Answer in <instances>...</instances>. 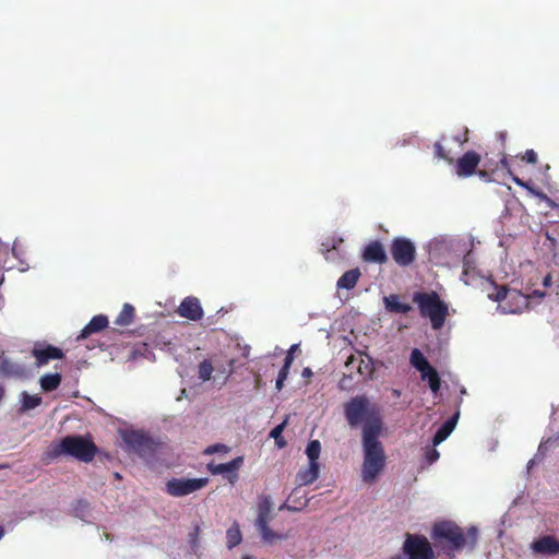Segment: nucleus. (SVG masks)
I'll list each match as a JSON object with an SVG mask.
<instances>
[{
  "instance_id": "bb28decb",
  "label": "nucleus",
  "mask_w": 559,
  "mask_h": 559,
  "mask_svg": "<svg viewBox=\"0 0 559 559\" xmlns=\"http://www.w3.org/2000/svg\"><path fill=\"white\" fill-rule=\"evenodd\" d=\"M445 136H442L441 141H438L433 144L435 148V156L439 159H443L448 162L449 164H452L454 162L453 153L451 150H448L443 142H445Z\"/></svg>"
},
{
  "instance_id": "c03bdc74",
  "label": "nucleus",
  "mask_w": 559,
  "mask_h": 559,
  "mask_svg": "<svg viewBox=\"0 0 559 559\" xmlns=\"http://www.w3.org/2000/svg\"><path fill=\"white\" fill-rule=\"evenodd\" d=\"M288 372H289V368L282 367L277 377L281 378V379L286 380L287 377H288Z\"/></svg>"
},
{
  "instance_id": "37998d69",
  "label": "nucleus",
  "mask_w": 559,
  "mask_h": 559,
  "mask_svg": "<svg viewBox=\"0 0 559 559\" xmlns=\"http://www.w3.org/2000/svg\"><path fill=\"white\" fill-rule=\"evenodd\" d=\"M476 174L485 181H490V175L486 170H476Z\"/></svg>"
},
{
  "instance_id": "a19ab883",
  "label": "nucleus",
  "mask_w": 559,
  "mask_h": 559,
  "mask_svg": "<svg viewBox=\"0 0 559 559\" xmlns=\"http://www.w3.org/2000/svg\"><path fill=\"white\" fill-rule=\"evenodd\" d=\"M425 457L429 464H432L439 459V452L433 448L428 449L426 451Z\"/></svg>"
},
{
  "instance_id": "9d476101",
  "label": "nucleus",
  "mask_w": 559,
  "mask_h": 559,
  "mask_svg": "<svg viewBox=\"0 0 559 559\" xmlns=\"http://www.w3.org/2000/svg\"><path fill=\"white\" fill-rule=\"evenodd\" d=\"M390 252L394 262L400 266H408L416 260V246L405 237H395L390 246Z\"/></svg>"
},
{
  "instance_id": "58836bf2",
  "label": "nucleus",
  "mask_w": 559,
  "mask_h": 559,
  "mask_svg": "<svg viewBox=\"0 0 559 559\" xmlns=\"http://www.w3.org/2000/svg\"><path fill=\"white\" fill-rule=\"evenodd\" d=\"M452 140L456 142L461 148L466 142H468V129L464 128L463 132L454 135Z\"/></svg>"
},
{
  "instance_id": "9b49d317",
  "label": "nucleus",
  "mask_w": 559,
  "mask_h": 559,
  "mask_svg": "<svg viewBox=\"0 0 559 559\" xmlns=\"http://www.w3.org/2000/svg\"><path fill=\"white\" fill-rule=\"evenodd\" d=\"M209 478H171L166 484V491L173 497L188 496L205 487Z\"/></svg>"
},
{
  "instance_id": "1a4fd4ad",
  "label": "nucleus",
  "mask_w": 559,
  "mask_h": 559,
  "mask_svg": "<svg viewBox=\"0 0 559 559\" xmlns=\"http://www.w3.org/2000/svg\"><path fill=\"white\" fill-rule=\"evenodd\" d=\"M402 550L408 559H435L431 544L424 535L406 533Z\"/></svg>"
},
{
  "instance_id": "de8ad7c7",
  "label": "nucleus",
  "mask_w": 559,
  "mask_h": 559,
  "mask_svg": "<svg viewBox=\"0 0 559 559\" xmlns=\"http://www.w3.org/2000/svg\"><path fill=\"white\" fill-rule=\"evenodd\" d=\"M301 376L304 378L309 379V378H311L313 376V372H312V370L309 367H307V368H304Z\"/></svg>"
},
{
  "instance_id": "09e8293b",
  "label": "nucleus",
  "mask_w": 559,
  "mask_h": 559,
  "mask_svg": "<svg viewBox=\"0 0 559 559\" xmlns=\"http://www.w3.org/2000/svg\"><path fill=\"white\" fill-rule=\"evenodd\" d=\"M333 250H336V242H335L334 240H333V243H332L331 248L326 247V257H325V258H326V260H329V259H330V255H329V254H330Z\"/></svg>"
},
{
  "instance_id": "6e6552de",
  "label": "nucleus",
  "mask_w": 559,
  "mask_h": 559,
  "mask_svg": "<svg viewBox=\"0 0 559 559\" xmlns=\"http://www.w3.org/2000/svg\"><path fill=\"white\" fill-rule=\"evenodd\" d=\"M123 441L130 450L144 459L153 457L159 445L148 435L138 430L126 431Z\"/></svg>"
},
{
  "instance_id": "b1692460",
  "label": "nucleus",
  "mask_w": 559,
  "mask_h": 559,
  "mask_svg": "<svg viewBox=\"0 0 559 559\" xmlns=\"http://www.w3.org/2000/svg\"><path fill=\"white\" fill-rule=\"evenodd\" d=\"M361 273L358 267L352 269L349 271H346L337 281V287L338 288H345V289H353Z\"/></svg>"
},
{
  "instance_id": "39448f33",
  "label": "nucleus",
  "mask_w": 559,
  "mask_h": 559,
  "mask_svg": "<svg viewBox=\"0 0 559 559\" xmlns=\"http://www.w3.org/2000/svg\"><path fill=\"white\" fill-rule=\"evenodd\" d=\"M413 301L417 305L423 318H428L433 330H440L449 316V306L437 292H416Z\"/></svg>"
},
{
  "instance_id": "79ce46f5",
  "label": "nucleus",
  "mask_w": 559,
  "mask_h": 559,
  "mask_svg": "<svg viewBox=\"0 0 559 559\" xmlns=\"http://www.w3.org/2000/svg\"><path fill=\"white\" fill-rule=\"evenodd\" d=\"M297 347H298V345H296V344H295V345H292V347H290V349H289L288 354H287V355H286V357H285V360H284V365H283V367H286V368H289V369H290L292 364H293V361H294L293 352H294Z\"/></svg>"
},
{
  "instance_id": "3c124183",
  "label": "nucleus",
  "mask_w": 559,
  "mask_h": 559,
  "mask_svg": "<svg viewBox=\"0 0 559 559\" xmlns=\"http://www.w3.org/2000/svg\"><path fill=\"white\" fill-rule=\"evenodd\" d=\"M533 294H534L535 296L539 297V298H543V297H545V295H546L544 292H539V290H534V293H533Z\"/></svg>"
},
{
  "instance_id": "f03ea898",
  "label": "nucleus",
  "mask_w": 559,
  "mask_h": 559,
  "mask_svg": "<svg viewBox=\"0 0 559 559\" xmlns=\"http://www.w3.org/2000/svg\"><path fill=\"white\" fill-rule=\"evenodd\" d=\"M378 425L367 427L362 436L364 461L361 466V477L367 484H372L379 474L384 469L386 456L382 443L379 441Z\"/></svg>"
},
{
  "instance_id": "ddd939ff",
  "label": "nucleus",
  "mask_w": 559,
  "mask_h": 559,
  "mask_svg": "<svg viewBox=\"0 0 559 559\" xmlns=\"http://www.w3.org/2000/svg\"><path fill=\"white\" fill-rule=\"evenodd\" d=\"M366 359L362 358V353L358 355H349L345 361L346 369H350L352 365H357V376L362 379H371L374 372L373 360L369 355H365Z\"/></svg>"
},
{
  "instance_id": "393cba45",
  "label": "nucleus",
  "mask_w": 559,
  "mask_h": 559,
  "mask_svg": "<svg viewBox=\"0 0 559 559\" xmlns=\"http://www.w3.org/2000/svg\"><path fill=\"white\" fill-rule=\"evenodd\" d=\"M61 380H62V377L58 372H56V373H46L39 380L40 388L45 392L55 391L56 389L59 388V385L61 383Z\"/></svg>"
},
{
  "instance_id": "4468645a",
  "label": "nucleus",
  "mask_w": 559,
  "mask_h": 559,
  "mask_svg": "<svg viewBox=\"0 0 559 559\" xmlns=\"http://www.w3.org/2000/svg\"><path fill=\"white\" fill-rule=\"evenodd\" d=\"M242 463H243V457L237 456L227 463H221V464H215L213 462L209 463L207 469L210 471V473L212 475L228 474L227 475L228 480L231 484H234L238 479L237 471L241 467Z\"/></svg>"
},
{
  "instance_id": "20e7f679",
  "label": "nucleus",
  "mask_w": 559,
  "mask_h": 559,
  "mask_svg": "<svg viewBox=\"0 0 559 559\" xmlns=\"http://www.w3.org/2000/svg\"><path fill=\"white\" fill-rule=\"evenodd\" d=\"M344 415L352 428L362 425V435L370 425H378L382 432L383 423L376 405H372L366 395H356L344 404Z\"/></svg>"
},
{
  "instance_id": "7ed1b4c3",
  "label": "nucleus",
  "mask_w": 559,
  "mask_h": 559,
  "mask_svg": "<svg viewBox=\"0 0 559 559\" xmlns=\"http://www.w3.org/2000/svg\"><path fill=\"white\" fill-rule=\"evenodd\" d=\"M98 452L97 445L90 437L72 435L62 438L59 442L52 443L46 456L49 460H56L61 455H68L80 462L90 463Z\"/></svg>"
},
{
  "instance_id": "473e14b6",
  "label": "nucleus",
  "mask_w": 559,
  "mask_h": 559,
  "mask_svg": "<svg viewBox=\"0 0 559 559\" xmlns=\"http://www.w3.org/2000/svg\"><path fill=\"white\" fill-rule=\"evenodd\" d=\"M212 372H213V366L210 360L204 359L203 361H201L199 364L198 373H199V378L202 381H209L212 377Z\"/></svg>"
},
{
  "instance_id": "c756f323",
  "label": "nucleus",
  "mask_w": 559,
  "mask_h": 559,
  "mask_svg": "<svg viewBox=\"0 0 559 559\" xmlns=\"http://www.w3.org/2000/svg\"><path fill=\"white\" fill-rule=\"evenodd\" d=\"M22 411H29L34 409L35 407L39 406L41 403V397L38 395H31L27 392L22 393Z\"/></svg>"
},
{
  "instance_id": "a18cd8bd",
  "label": "nucleus",
  "mask_w": 559,
  "mask_h": 559,
  "mask_svg": "<svg viewBox=\"0 0 559 559\" xmlns=\"http://www.w3.org/2000/svg\"><path fill=\"white\" fill-rule=\"evenodd\" d=\"M499 141L501 142L502 146H504L506 144V141H507V132L506 131H500L498 134H497Z\"/></svg>"
},
{
  "instance_id": "c85d7f7f",
  "label": "nucleus",
  "mask_w": 559,
  "mask_h": 559,
  "mask_svg": "<svg viewBox=\"0 0 559 559\" xmlns=\"http://www.w3.org/2000/svg\"><path fill=\"white\" fill-rule=\"evenodd\" d=\"M321 453V443L319 440H311L309 441L306 454L309 460V463H319L318 460L320 457Z\"/></svg>"
},
{
  "instance_id": "2f4dec72",
  "label": "nucleus",
  "mask_w": 559,
  "mask_h": 559,
  "mask_svg": "<svg viewBox=\"0 0 559 559\" xmlns=\"http://www.w3.org/2000/svg\"><path fill=\"white\" fill-rule=\"evenodd\" d=\"M285 426L286 420L274 427L270 432V437L275 440V443L278 448H284L286 445V441L282 436Z\"/></svg>"
},
{
  "instance_id": "5fc2aeb1",
  "label": "nucleus",
  "mask_w": 559,
  "mask_h": 559,
  "mask_svg": "<svg viewBox=\"0 0 559 559\" xmlns=\"http://www.w3.org/2000/svg\"><path fill=\"white\" fill-rule=\"evenodd\" d=\"M241 559H254V558L252 556H250V555H245V556H242Z\"/></svg>"
},
{
  "instance_id": "dca6fc26",
  "label": "nucleus",
  "mask_w": 559,
  "mask_h": 559,
  "mask_svg": "<svg viewBox=\"0 0 559 559\" xmlns=\"http://www.w3.org/2000/svg\"><path fill=\"white\" fill-rule=\"evenodd\" d=\"M361 259L368 263L384 264L388 262V255L385 253L384 247L378 240L370 241L364 248Z\"/></svg>"
},
{
  "instance_id": "c9c22d12",
  "label": "nucleus",
  "mask_w": 559,
  "mask_h": 559,
  "mask_svg": "<svg viewBox=\"0 0 559 559\" xmlns=\"http://www.w3.org/2000/svg\"><path fill=\"white\" fill-rule=\"evenodd\" d=\"M199 535H200V526L195 525L193 531L189 534V543L193 551H197L199 547Z\"/></svg>"
},
{
  "instance_id": "cd10ccee",
  "label": "nucleus",
  "mask_w": 559,
  "mask_h": 559,
  "mask_svg": "<svg viewBox=\"0 0 559 559\" xmlns=\"http://www.w3.org/2000/svg\"><path fill=\"white\" fill-rule=\"evenodd\" d=\"M227 547L229 549L238 546L242 542V535L240 532L239 524L234 522V524L226 532Z\"/></svg>"
},
{
  "instance_id": "2eb2a0df",
  "label": "nucleus",
  "mask_w": 559,
  "mask_h": 559,
  "mask_svg": "<svg viewBox=\"0 0 559 559\" xmlns=\"http://www.w3.org/2000/svg\"><path fill=\"white\" fill-rule=\"evenodd\" d=\"M178 314L182 318L198 321L203 317V309L197 297H186L178 307Z\"/></svg>"
},
{
  "instance_id": "e433bc0d",
  "label": "nucleus",
  "mask_w": 559,
  "mask_h": 559,
  "mask_svg": "<svg viewBox=\"0 0 559 559\" xmlns=\"http://www.w3.org/2000/svg\"><path fill=\"white\" fill-rule=\"evenodd\" d=\"M229 451V448L225 444H222V443H216V444H213V445H210L207 447L205 450H204V453L205 454H214V453H217V452H228Z\"/></svg>"
},
{
  "instance_id": "412c9836",
  "label": "nucleus",
  "mask_w": 559,
  "mask_h": 559,
  "mask_svg": "<svg viewBox=\"0 0 559 559\" xmlns=\"http://www.w3.org/2000/svg\"><path fill=\"white\" fill-rule=\"evenodd\" d=\"M320 475L319 463H309L308 467L301 468L296 475L298 486H307L314 483Z\"/></svg>"
},
{
  "instance_id": "423d86ee",
  "label": "nucleus",
  "mask_w": 559,
  "mask_h": 559,
  "mask_svg": "<svg viewBox=\"0 0 559 559\" xmlns=\"http://www.w3.org/2000/svg\"><path fill=\"white\" fill-rule=\"evenodd\" d=\"M272 507L273 502L270 496L260 497L255 525L261 534L262 539L269 544L285 538L284 535L273 532L269 526L270 522L272 521Z\"/></svg>"
},
{
  "instance_id": "8fccbe9b",
  "label": "nucleus",
  "mask_w": 559,
  "mask_h": 559,
  "mask_svg": "<svg viewBox=\"0 0 559 559\" xmlns=\"http://www.w3.org/2000/svg\"><path fill=\"white\" fill-rule=\"evenodd\" d=\"M284 382H285V380H284V379H281V378H278V377H277V379H276V389H277L278 391H281V390H282V388H283V385H284Z\"/></svg>"
},
{
  "instance_id": "7c9ffc66",
  "label": "nucleus",
  "mask_w": 559,
  "mask_h": 559,
  "mask_svg": "<svg viewBox=\"0 0 559 559\" xmlns=\"http://www.w3.org/2000/svg\"><path fill=\"white\" fill-rule=\"evenodd\" d=\"M348 373H345L340 381V388L342 390H349L353 388L354 383L358 380H355V374L357 373V365H352L350 369H347Z\"/></svg>"
},
{
  "instance_id": "49530a36",
  "label": "nucleus",
  "mask_w": 559,
  "mask_h": 559,
  "mask_svg": "<svg viewBox=\"0 0 559 559\" xmlns=\"http://www.w3.org/2000/svg\"><path fill=\"white\" fill-rule=\"evenodd\" d=\"M551 281H552L551 274H547L543 280L544 287H550Z\"/></svg>"
},
{
  "instance_id": "603ef678",
  "label": "nucleus",
  "mask_w": 559,
  "mask_h": 559,
  "mask_svg": "<svg viewBox=\"0 0 559 559\" xmlns=\"http://www.w3.org/2000/svg\"><path fill=\"white\" fill-rule=\"evenodd\" d=\"M4 393H5L4 388L0 385V402L4 397Z\"/></svg>"
},
{
  "instance_id": "5701e85b",
  "label": "nucleus",
  "mask_w": 559,
  "mask_h": 559,
  "mask_svg": "<svg viewBox=\"0 0 559 559\" xmlns=\"http://www.w3.org/2000/svg\"><path fill=\"white\" fill-rule=\"evenodd\" d=\"M385 309L393 313L406 314L412 310L408 304L401 302L399 295L384 297Z\"/></svg>"
},
{
  "instance_id": "6e6d98bb",
  "label": "nucleus",
  "mask_w": 559,
  "mask_h": 559,
  "mask_svg": "<svg viewBox=\"0 0 559 559\" xmlns=\"http://www.w3.org/2000/svg\"><path fill=\"white\" fill-rule=\"evenodd\" d=\"M391 559H403L401 556L392 557Z\"/></svg>"
},
{
  "instance_id": "a878e982",
  "label": "nucleus",
  "mask_w": 559,
  "mask_h": 559,
  "mask_svg": "<svg viewBox=\"0 0 559 559\" xmlns=\"http://www.w3.org/2000/svg\"><path fill=\"white\" fill-rule=\"evenodd\" d=\"M135 309L130 304H124L120 313L117 316L115 320V324L119 326H127L132 323L134 318Z\"/></svg>"
},
{
  "instance_id": "6ab92c4d",
  "label": "nucleus",
  "mask_w": 559,
  "mask_h": 559,
  "mask_svg": "<svg viewBox=\"0 0 559 559\" xmlns=\"http://www.w3.org/2000/svg\"><path fill=\"white\" fill-rule=\"evenodd\" d=\"M0 374L4 378H24L27 376V367L8 358H0Z\"/></svg>"
},
{
  "instance_id": "4c0bfd02",
  "label": "nucleus",
  "mask_w": 559,
  "mask_h": 559,
  "mask_svg": "<svg viewBox=\"0 0 559 559\" xmlns=\"http://www.w3.org/2000/svg\"><path fill=\"white\" fill-rule=\"evenodd\" d=\"M521 159L532 165H535L538 160L536 152L532 148L526 150Z\"/></svg>"
},
{
  "instance_id": "f257e3e1",
  "label": "nucleus",
  "mask_w": 559,
  "mask_h": 559,
  "mask_svg": "<svg viewBox=\"0 0 559 559\" xmlns=\"http://www.w3.org/2000/svg\"><path fill=\"white\" fill-rule=\"evenodd\" d=\"M430 536L435 546L452 559L455 551H461L465 547L475 548L478 530L471 526L464 532L455 522L443 520L433 524Z\"/></svg>"
},
{
  "instance_id": "a211bd4d",
  "label": "nucleus",
  "mask_w": 559,
  "mask_h": 559,
  "mask_svg": "<svg viewBox=\"0 0 559 559\" xmlns=\"http://www.w3.org/2000/svg\"><path fill=\"white\" fill-rule=\"evenodd\" d=\"M32 355L36 358V366L40 367L48 364L51 359L63 358V352L52 345H47L44 348H33Z\"/></svg>"
},
{
  "instance_id": "ea45409f",
  "label": "nucleus",
  "mask_w": 559,
  "mask_h": 559,
  "mask_svg": "<svg viewBox=\"0 0 559 559\" xmlns=\"http://www.w3.org/2000/svg\"><path fill=\"white\" fill-rule=\"evenodd\" d=\"M307 503H308V501H307V500H305L304 502H301V501H300V502L298 503V506H290V504H288V503H283V504L280 507V510H281V511H282V510H289V511H294V512H295V511H300V510H302L304 508H306V507H307Z\"/></svg>"
},
{
  "instance_id": "aec40b11",
  "label": "nucleus",
  "mask_w": 559,
  "mask_h": 559,
  "mask_svg": "<svg viewBox=\"0 0 559 559\" xmlns=\"http://www.w3.org/2000/svg\"><path fill=\"white\" fill-rule=\"evenodd\" d=\"M108 318L105 314L94 316L91 321L82 329L76 341L85 340L94 333H98L108 326Z\"/></svg>"
},
{
  "instance_id": "f3484780",
  "label": "nucleus",
  "mask_w": 559,
  "mask_h": 559,
  "mask_svg": "<svg viewBox=\"0 0 559 559\" xmlns=\"http://www.w3.org/2000/svg\"><path fill=\"white\" fill-rule=\"evenodd\" d=\"M532 549L536 554L556 556L559 555V539L552 535H545L532 543Z\"/></svg>"
},
{
  "instance_id": "72a5a7b5",
  "label": "nucleus",
  "mask_w": 559,
  "mask_h": 559,
  "mask_svg": "<svg viewBox=\"0 0 559 559\" xmlns=\"http://www.w3.org/2000/svg\"><path fill=\"white\" fill-rule=\"evenodd\" d=\"M500 166L502 169L507 170L511 176H512V180L515 185L522 187V188H528V185L523 181L522 179H520L518 176H514L512 173H511V167H510V164L508 162V158H507V155L503 153L502 154V157L500 158V162H499Z\"/></svg>"
},
{
  "instance_id": "f704fd0d",
  "label": "nucleus",
  "mask_w": 559,
  "mask_h": 559,
  "mask_svg": "<svg viewBox=\"0 0 559 559\" xmlns=\"http://www.w3.org/2000/svg\"><path fill=\"white\" fill-rule=\"evenodd\" d=\"M508 293H509V289L507 286H499V287L496 286L495 292L488 294V298L493 301L501 302L502 300H504L507 298Z\"/></svg>"
},
{
  "instance_id": "0eeeda50",
  "label": "nucleus",
  "mask_w": 559,
  "mask_h": 559,
  "mask_svg": "<svg viewBox=\"0 0 559 559\" xmlns=\"http://www.w3.org/2000/svg\"><path fill=\"white\" fill-rule=\"evenodd\" d=\"M409 362L420 373L421 380L428 382L431 392L438 393L441 388L440 376L420 349L414 348L411 352Z\"/></svg>"
},
{
  "instance_id": "f8f14e48",
  "label": "nucleus",
  "mask_w": 559,
  "mask_h": 559,
  "mask_svg": "<svg viewBox=\"0 0 559 559\" xmlns=\"http://www.w3.org/2000/svg\"><path fill=\"white\" fill-rule=\"evenodd\" d=\"M481 157L475 151H467L455 162V173L461 178H467L476 174Z\"/></svg>"
},
{
  "instance_id": "4be33fe9",
  "label": "nucleus",
  "mask_w": 559,
  "mask_h": 559,
  "mask_svg": "<svg viewBox=\"0 0 559 559\" xmlns=\"http://www.w3.org/2000/svg\"><path fill=\"white\" fill-rule=\"evenodd\" d=\"M459 416H460V413L456 412L452 417L447 419L441 425V427L436 431V433H435V436L432 438L433 445L440 444L441 442H443L450 436V433L453 431V429L456 426Z\"/></svg>"
},
{
  "instance_id": "864d4df0",
  "label": "nucleus",
  "mask_w": 559,
  "mask_h": 559,
  "mask_svg": "<svg viewBox=\"0 0 559 559\" xmlns=\"http://www.w3.org/2000/svg\"><path fill=\"white\" fill-rule=\"evenodd\" d=\"M4 536V528L0 525V539Z\"/></svg>"
}]
</instances>
